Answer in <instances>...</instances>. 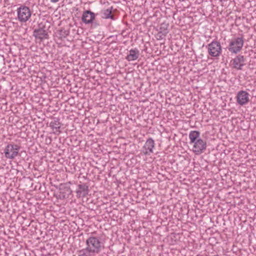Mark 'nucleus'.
<instances>
[{
    "mask_svg": "<svg viewBox=\"0 0 256 256\" xmlns=\"http://www.w3.org/2000/svg\"><path fill=\"white\" fill-rule=\"evenodd\" d=\"M35 0H28L24 4H20L17 8L16 19L21 24H26L31 19L32 12L30 7H33L35 4Z\"/></svg>",
    "mask_w": 256,
    "mask_h": 256,
    "instance_id": "1",
    "label": "nucleus"
},
{
    "mask_svg": "<svg viewBox=\"0 0 256 256\" xmlns=\"http://www.w3.org/2000/svg\"><path fill=\"white\" fill-rule=\"evenodd\" d=\"M200 134L199 131L192 130L188 135L190 142L193 144L192 152L196 155L203 153L207 146L206 141L200 138Z\"/></svg>",
    "mask_w": 256,
    "mask_h": 256,
    "instance_id": "2",
    "label": "nucleus"
},
{
    "mask_svg": "<svg viewBox=\"0 0 256 256\" xmlns=\"http://www.w3.org/2000/svg\"><path fill=\"white\" fill-rule=\"evenodd\" d=\"M86 246L95 254L104 248V240L100 236L90 235L86 240Z\"/></svg>",
    "mask_w": 256,
    "mask_h": 256,
    "instance_id": "3",
    "label": "nucleus"
},
{
    "mask_svg": "<svg viewBox=\"0 0 256 256\" xmlns=\"http://www.w3.org/2000/svg\"><path fill=\"white\" fill-rule=\"evenodd\" d=\"M244 44L242 37H236L230 40L228 50L232 54H238L242 49Z\"/></svg>",
    "mask_w": 256,
    "mask_h": 256,
    "instance_id": "4",
    "label": "nucleus"
},
{
    "mask_svg": "<svg viewBox=\"0 0 256 256\" xmlns=\"http://www.w3.org/2000/svg\"><path fill=\"white\" fill-rule=\"evenodd\" d=\"M208 54L212 57L219 56L222 53V46L218 42L214 40L206 46Z\"/></svg>",
    "mask_w": 256,
    "mask_h": 256,
    "instance_id": "5",
    "label": "nucleus"
},
{
    "mask_svg": "<svg viewBox=\"0 0 256 256\" xmlns=\"http://www.w3.org/2000/svg\"><path fill=\"white\" fill-rule=\"evenodd\" d=\"M20 149V146L17 144H8L4 150L5 156L8 159H14L18 155Z\"/></svg>",
    "mask_w": 256,
    "mask_h": 256,
    "instance_id": "6",
    "label": "nucleus"
},
{
    "mask_svg": "<svg viewBox=\"0 0 256 256\" xmlns=\"http://www.w3.org/2000/svg\"><path fill=\"white\" fill-rule=\"evenodd\" d=\"M230 64L232 67L238 70H242L245 65L244 56L239 54L230 60Z\"/></svg>",
    "mask_w": 256,
    "mask_h": 256,
    "instance_id": "7",
    "label": "nucleus"
},
{
    "mask_svg": "<svg viewBox=\"0 0 256 256\" xmlns=\"http://www.w3.org/2000/svg\"><path fill=\"white\" fill-rule=\"evenodd\" d=\"M155 147V142L154 140L152 138H148L146 142L142 147V153L144 155H150L154 152V148Z\"/></svg>",
    "mask_w": 256,
    "mask_h": 256,
    "instance_id": "8",
    "label": "nucleus"
},
{
    "mask_svg": "<svg viewBox=\"0 0 256 256\" xmlns=\"http://www.w3.org/2000/svg\"><path fill=\"white\" fill-rule=\"evenodd\" d=\"M250 94L245 90H240L236 95V102L240 106L247 104L249 100Z\"/></svg>",
    "mask_w": 256,
    "mask_h": 256,
    "instance_id": "9",
    "label": "nucleus"
},
{
    "mask_svg": "<svg viewBox=\"0 0 256 256\" xmlns=\"http://www.w3.org/2000/svg\"><path fill=\"white\" fill-rule=\"evenodd\" d=\"M96 14L90 10H86L83 12L82 20L84 24H92L95 19Z\"/></svg>",
    "mask_w": 256,
    "mask_h": 256,
    "instance_id": "10",
    "label": "nucleus"
},
{
    "mask_svg": "<svg viewBox=\"0 0 256 256\" xmlns=\"http://www.w3.org/2000/svg\"><path fill=\"white\" fill-rule=\"evenodd\" d=\"M89 192L88 186L85 184H79L78 185V188L76 190V196L78 198H84L86 196Z\"/></svg>",
    "mask_w": 256,
    "mask_h": 256,
    "instance_id": "11",
    "label": "nucleus"
},
{
    "mask_svg": "<svg viewBox=\"0 0 256 256\" xmlns=\"http://www.w3.org/2000/svg\"><path fill=\"white\" fill-rule=\"evenodd\" d=\"M34 36L40 40L48 38V33L46 30L43 28H38L34 31Z\"/></svg>",
    "mask_w": 256,
    "mask_h": 256,
    "instance_id": "12",
    "label": "nucleus"
},
{
    "mask_svg": "<svg viewBox=\"0 0 256 256\" xmlns=\"http://www.w3.org/2000/svg\"><path fill=\"white\" fill-rule=\"evenodd\" d=\"M61 124L57 118H54L50 123V127L52 130L53 133L56 135H59L62 131L60 130Z\"/></svg>",
    "mask_w": 256,
    "mask_h": 256,
    "instance_id": "13",
    "label": "nucleus"
},
{
    "mask_svg": "<svg viewBox=\"0 0 256 256\" xmlns=\"http://www.w3.org/2000/svg\"><path fill=\"white\" fill-rule=\"evenodd\" d=\"M140 56V52L137 48L131 49L129 51V54L126 56V59L130 62L136 60Z\"/></svg>",
    "mask_w": 256,
    "mask_h": 256,
    "instance_id": "14",
    "label": "nucleus"
},
{
    "mask_svg": "<svg viewBox=\"0 0 256 256\" xmlns=\"http://www.w3.org/2000/svg\"><path fill=\"white\" fill-rule=\"evenodd\" d=\"M78 256H95L96 254L93 253L87 246L86 248L81 249L77 251Z\"/></svg>",
    "mask_w": 256,
    "mask_h": 256,
    "instance_id": "15",
    "label": "nucleus"
},
{
    "mask_svg": "<svg viewBox=\"0 0 256 256\" xmlns=\"http://www.w3.org/2000/svg\"><path fill=\"white\" fill-rule=\"evenodd\" d=\"M112 8L104 10L102 11V18L105 19L110 18L111 20H114V16L112 14Z\"/></svg>",
    "mask_w": 256,
    "mask_h": 256,
    "instance_id": "16",
    "label": "nucleus"
},
{
    "mask_svg": "<svg viewBox=\"0 0 256 256\" xmlns=\"http://www.w3.org/2000/svg\"><path fill=\"white\" fill-rule=\"evenodd\" d=\"M168 32L167 28H164L162 30V28H160V30L156 35V38L159 40L163 39L167 34Z\"/></svg>",
    "mask_w": 256,
    "mask_h": 256,
    "instance_id": "17",
    "label": "nucleus"
},
{
    "mask_svg": "<svg viewBox=\"0 0 256 256\" xmlns=\"http://www.w3.org/2000/svg\"><path fill=\"white\" fill-rule=\"evenodd\" d=\"M59 34V38L62 40L63 38H66L70 34V31L68 30L65 28H61L58 32Z\"/></svg>",
    "mask_w": 256,
    "mask_h": 256,
    "instance_id": "18",
    "label": "nucleus"
},
{
    "mask_svg": "<svg viewBox=\"0 0 256 256\" xmlns=\"http://www.w3.org/2000/svg\"><path fill=\"white\" fill-rule=\"evenodd\" d=\"M50 0V2H52V3H56L57 2H58L60 0Z\"/></svg>",
    "mask_w": 256,
    "mask_h": 256,
    "instance_id": "19",
    "label": "nucleus"
}]
</instances>
